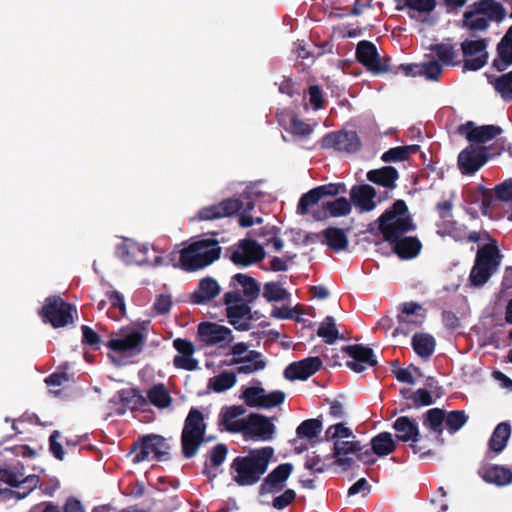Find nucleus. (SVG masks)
<instances>
[{"instance_id":"35","label":"nucleus","mask_w":512,"mask_h":512,"mask_svg":"<svg viewBox=\"0 0 512 512\" xmlns=\"http://www.w3.org/2000/svg\"><path fill=\"white\" fill-rule=\"evenodd\" d=\"M320 236L323 237V239L320 240L321 243L333 251L339 252L348 249L349 239L345 230L342 228L328 227L324 229L321 234H317V237Z\"/></svg>"},{"instance_id":"49","label":"nucleus","mask_w":512,"mask_h":512,"mask_svg":"<svg viewBox=\"0 0 512 512\" xmlns=\"http://www.w3.org/2000/svg\"><path fill=\"white\" fill-rule=\"evenodd\" d=\"M323 423L319 418L307 419L300 423L296 429L299 438L312 439L317 437L322 431Z\"/></svg>"},{"instance_id":"60","label":"nucleus","mask_w":512,"mask_h":512,"mask_svg":"<svg viewBox=\"0 0 512 512\" xmlns=\"http://www.w3.org/2000/svg\"><path fill=\"white\" fill-rule=\"evenodd\" d=\"M62 438L60 431L54 430L49 436V451L57 460L62 461L65 453L59 440Z\"/></svg>"},{"instance_id":"53","label":"nucleus","mask_w":512,"mask_h":512,"mask_svg":"<svg viewBox=\"0 0 512 512\" xmlns=\"http://www.w3.org/2000/svg\"><path fill=\"white\" fill-rule=\"evenodd\" d=\"M264 392L265 389L262 387H248L243 391L242 398L248 407L262 408Z\"/></svg>"},{"instance_id":"7","label":"nucleus","mask_w":512,"mask_h":512,"mask_svg":"<svg viewBox=\"0 0 512 512\" xmlns=\"http://www.w3.org/2000/svg\"><path fill=\"white\" fill-rule=\"evenodd\" d=\"M503 5L495 0H479L471 4L463 14V27L470 31H485L490 21L500 22L505 18Z\"/></svg>"},{"instance_id":"54","label":"nucleus","mask_w":512,"mask_h":512,"mask_svg":"<svg viewBox=\"0 0 512 512\" xmlns=\"http://www.w3.org/2000/svg\"><path fill=\"white\" fill-rule=\"evenodd\" d=\"M442 71V65L436 60L423 62L419 65V76H423L428 80L437 81Z\"/></svg>"},{"instance_id":"24","label":"nucleus","mask_w":512,"mask_h":512,"mask_svg":"<svg viewBox=\"0 0 512 512\" xmlns=\"http://www.w3.org/2000/svg\"><path fill=\"white\" fill-rule=\"evenodd\" d=\"M457 132L471 143H485L500 135L502 128L492 124L476 126L474 122L467 121L457 128Z\"/></svg>"},{"instance_id":"23","label":"nucleus","mask_w":512,"mask_h":512,"mask_svg":"<svg viewBox=\"0 0 512 512\" xmlns=\"http://www.w3.org/2000/svg\"><path fill=\"white\" fill-rule=\"evenodd\" d=\"M488 160L486 147L469 146L458 155V166L462 174L473 175Z\"/></svg>"},{"instance_id":"61","label":"nucleus","mask_w":512,"mask_h":512,"mask_svg":"<svg viewBox=\"0 0 512 512\" xmlns=\"http://www.w3.org/2000/svg\"><path fill=\"white\" fill-rule=\"evenodd\" d=\"M120 399L123 403L133 405V407L144 406L147 404V399L136 389L122 391L120 393Z\"/></svg>"},{"instance_id":"15","label":"nucleus","mask_w":512,"mask_h":512,"mask_svg":"<svg viewBox=\"0 0 512 512\" xmlns=\"http://www.w3.org/2000/svg\"><path fill=\"white\" fill-rule=\"evenodd\" d=\"M487 40H465L461 43L463 55L467 58L463 62L464 71H477L484 67L488 60Z\"/></svg>"},{"instance_id":"21","label":"nucleus","mask_w":512,"mask_h":512,"mask_svg":"<svg viewBox=\"0 0 512 512\" xmlns=\"http://www.w3.org/2000/svg\"><path fill=\"white\" fill-rule=\"evenodd\" d=\"M264 257L265 251L262 245L252 239H242L230 258L235 265L247 267L263 260Z\"/></svg>"},{"instance_id":"42","label":"nucleus","mask_w":512,"mask_h":512,"mask_svg":"<svg viewBox=\"0 0 512 512\" xmlns=\"http://www.w3.org/2000/svg\"><path fill=\"white\" fill-rule=\"evenodd\" d=\"M510 65H512V42L505 43V39L502 38L497 44V58L493 60L492 66L502 72Z\"/></svg>"},{"instance_id":"6","label":"nucleus","mask_w":512,"mask_h":512,"mask_svg":"<svg viewBox=\"0 0 512 512\" xmlns=\"http://www.w3.org/2000/svg\"><path fill=\"white\" fill-rule=\"evenodd\" d=\"M502 258L503 255L494 239L479 247L469 274L471 286L482 287L487 283L491 276L498 271Z\"/></svg>"},{"instance_id":"56","label":"nucleus","mask_w":512,"mask_h":512,"mask_svg":"<svg viewBox=\"0 0 512 512\" xmlns=\"http://www.w3.org/2000/svg\"><path fill=\"white\" fill-rule=\"evenodd\" d=\"M278 231L279 229L273 226L262 228L260 233V235L267 237L265 245H271L275 252H280L284 246L283 240L277 235Z\"/></svg>"},{"instance_id":"25","label":"nucleus","mask_w":512,"mask_h":512,"mask_svg":"<svg viewBox=\"0 0 512 512\" xmlns=\"http://www.w3.org/2000/svg\"><path fill=\"white\" fill-rule=\"evenodd\" d=\"M147 254L148 247L133 240H125L116 248V255L127 265L148 264Z\"/></svg>"},{"instance_id":"50","label":"nucleus","mask_w":512,"mask_h":512,"mask_svg":"<svg viewBox=\"0 0 512 512\" xmlns=\"http://www.w3.org/2000/svg\"><path fill=\"white\" fill-rule=\"evenodd\" d=\"M317 335L324 339L325 343L333 344L339 338V332L332 316H326L320 324Z\"/></svg>"},{"instance_id":"47","label":"nucleus","mask_w":512,"mask_h":512,"mask_svg":"<svg viewBox=\"0 0 512 512\" xmlns=\"http://www.w3.org/2000/svg\"><path fill=\"white\" fill-rule=\"evenodd\" d=\"M106 296L111 303L110 308L107 311L109 318L119 320L126 314V305L123 295L118 291H108Z\"/></svg>"},{"instance_id":"28","label":"nucleus","mask_w":512,"mask_h":512,"mask_svg":"<svg viewBox=\"0 0 512 512\" xmlns=\"http://www.w3.org/2000/svg\"><path fill=\"white\" fill-rule=\"evenodd\" d=\"M376 190L369 184L353 185L349 191L350 201L360 212H370L376 207Z\"/></svg>"},{"instance_id":"29","label":"nucleus","mask_w":512,"mask_h":512,"mask_svg":"<svg viewBox=\"0 0 512 512\" xmlns=\"http://www.w3.org/2000/svg\"><path fill=\"white\" fill-rule=\"evenodd\" d=\"M351 210V201L345 197H338L333 201L323 202L321 208L313 212V217L317 221L338 218L349 215Z\"/></svg>"},{"instance_id":"31","label":"nucleus","mask_w":512,"mask_h":512,"mask_svg":"<svg viewBox=\"0 0 512 512\" xmlns=\"http://www.w3.org/2000/svg\"><path fill=\"white\" fill-rule=\"evenodd\" d=\"M245 413L246 409L242 405L222 407L218 417L219 429L226 430L230 433L241 432L243 429L242 419L237 418Z\"/></svg>"},{"instance_id":"37","label":"nucleus","mask_w":512,"mask_h":512,"mask_svg":"<svg viewBox=\"0 0 512 512\" xmlns=\"http://www.w3.org/2000/svg\"><path fill=\"white\" fill-rule=\"evenodd\" d=\"M399 173L393 166H384L379 169L370 170L367 173V179L379 186L393 189L395 181L398 179Z\"/></svg>"},{"instance_id":"11","label":"nucleus","mask_w":512,"mask_h":512,"mask_svg":"<svg viewBox=\"0 0 512 512\" xmlns=\"http://www.w3.org/2000/svg\"><path fill=\"white\" fill-rule=\"evenodd\" d=\"M393 429L396 431L397 440L411 442L410 447L414 454H419L422 458L432 454L429 447L420 446L422 436L415 420L408 416H400L394 421Z\"/></svg>"},{"instance_id":"39","label":"nucleus","mask_w":512,"mask_h":512,"mask_svg":"<svg viewBox=\"0 0 512 512\" xmlns=\"http://www.w3.org/2000/svg\"><path fill=\"white\" fill-rule=\"evenodd\" d=\"M373 452L378 457H385L393 453L397 448V443L390 432H381L374 436L370 441Z\"/></svg>"},{"instance_id":"20","label":"nucleus","mask_w":512,"mask_h":512,"mask_svg":"<svg viewBox=\"0 0 512 512\" xmlns=\"http://www.w3.org/2000/svg\"><path fill=\"white\" fill-rule=\"evenodd\" d=\"M342 352L351 358L346 362V366L356 373H361L367 366L374 367L378 363L373 349L362 344L343 346Z\"/></svg>"},{"instance_id":"52","label":"nucleus","mask_w":512,"mask_h":512,"mask_svg":"<svg viewBox=\"0 0 512 512\" xmlns=\"http://www.w3.org/2000/svg\"><path fill=\"white\" fill-rule=\"evenodd\" d=\"M467 420L468 416L462 410H453L445 416L447 430L452 434L460 430Z\"/></svg>"},{"instance_id":"17","label":"nucleus","mask_w":512,"mask_h":512,"mask_svg":"<svg viewBox=\"0 0 512 512\" xmlns=\"http://www.w3.org/2000/svg\"><path fill=\"white\" fill-rule=\"evenodd\" d=\"M146 337L139 330H131L119 338L110 339L105 343L106 347L121 355H137L142 352Z\"/></svg>"},{"instance_id":"27","label":"nucleus","mask_w":512,"mask_h":512,"mask_svg":"<svg viewBox=\"0 0 512 512\" xmlns=\"http://www.w3.org/2000/svg\"><path fill=\"white\" fill-rule=\"evenodd\" d=\"M322 366L319 357H307L305 359L290 363L284 370V377L288 380H306Z\"/></svg>"},{"instance_id":"13","label":"nucleus","mask_w":512,"mask_h":512,"mask_svg":"<svg viewBox=\"0 0 512 512\" xmlns=\"http://www.w3.org/2000/svg\"><path fill=\"white\" fill-rule=\"evenodd\" d=\"M346 192L347 186L344 182L317 186L300 197L297 205V213L302 216L307 215L310 207L317 205L320 200L326 197H335L339 194H345Z\"/></svg>"},{"instance_id":"44","label":"nucleus","mask_w":512,"mask_h":512,"mask_svg":"<svg viewBox=\"0 0 512 512\" xmlns=\"http://www.w3.org/2000/svg\"><path fill=\"white\" fill-rule=\"evenodd\" d=\"M445 421V411L440 408L428 410L423 419V425L429 430L435 432L438 436L443 433V422Z\"/></svg>"},{"instance_id":"33","label":"nucleus","mask_w":512,"mask_h":512,"mask_svg":"<svg viewBox=\"0 0 512 512\" xmlns=\"http://www.w3.org/2000/svg\"><path fill=\"white\" fill-rule=\"evenodd\" d=\"M221 291L220 285L212 277L201 279L190 296V301L196 305H204L213 300Z\"/></svg>"},{"instance_id":"63","label":"nucleus","mask_w":512,"mask_h":512,"mask_svg":"<svg viewBox=\"0 0 512 512\" xmlns=\"http://www.w3.org/2000/svg\"><path fill=\"white\" fill-rule=\"evenodd\" d=\"M296 499V492L293 489H286L281 495L276 496L272 506L277 510H283Z\"/></svg>"},{"instance_id":"16","label":"nucleus","mask_w":512,"mask_h":512,"mask_svg":"<svg viewBox=\"0 0 512 512\" xmlns=\"http://www.w3.org/2000/svg\"><path fill=\"white\" fill-rule=\"evenodd\" d=\"M426 314L422 306L416 302H405L401 304L400 313L397 315L399 326L395 328L392 335H407L412 329L419 327L425 320Z\"/></svg>"},{"instance_id":"46","label":"nucleus","mask_w":512,"mask_h":512,"mask_svg":"<svg viewBox=\"0 0 512 512\" xmlns=\"http://www.w3.org/2000/svg\"><path fill=\"white\" fill-rule=\"evenodd\" d=\"M489 82L505 102H512V70Z\"/></svg>"},{"instance_id":"38","label":"nucleus","mask_w":512,"mask_h":512,"mask_svg":"<svg viewBox=\"0 0 512 512\" xmlns=\"http://www.w3.org/2000/svg\"><path fill=\"white\" fill-rule=\"evenodd\" d=\"M411 345L418 356L428 359L435 351L436 340L431 334L416 333L412 337Z\"/></svg>"},{"instance_id":"32","label":"nucleus","mask_w":512,"mask_h":512,"mask_svg":"<svg viewBox=\"0 0 512 512\" xmlns=\"http://www.w3.org/2000/svg\"><path fill=\"white\" fill-rule=\"evenodd\" d=\"M365 447L366 446L361 445V442L358 440H336L333 446V457L335 458V463L344 470L352 468L354 461L352 458L348 457V455H356V452H360V450Z\"/></svg>"},{"instance_id":"34","label":"nucleus","mask_w":512,"mask_h":512,"mask_svg":"<svg viewBox=\"0 0 512 512\" xmlns=\"http://www.w3.org/2000/svg\"><path fill=\"white\" fill-rule=\"evenodd\" d=\"M479 476L489 484L498 487L507 486L512 483V470L503 465H488L479 470Z\"/></svg>"},{"instance_id":"2","label":"nucleus","mask_w":512,"mask_h":512,"mask_svg":"<svg viewBox=\"0 0 512 512\" xmlns=\"http://www.w3.org/2000/svg\"><path fill=\"white\" fill-rule=\"evenodd\" d=\"M221 252L222 248L218 240L214 238L195 239L179 251L178 262L173 263V267L180 268L185 272H195L217 261Z\"/></svg>"},{"instance_id":"45","label":"nucleus","mask_w":512,"mask_h":512,"mask_svg":"<svg viewBox=\"0 0 512 512\" xmlns=\"http://www.w3.org/2000/svg\"><path fill=\"white\" fill-rule=\"evenodd\" d=\"M430 51L433 52L438 58V62L443 66H454L457 63L454 59L457 56V52L453 45L448 43H438L430 46Z\"/></svg>"},{"instance_id":"43","label":"nucleus","mask_w":512,"mask_h":512,"mask_svg":"<svg viewBox=\"0 0 512 512\" xmlns=\"http://www.w3.org/2000/svg\"><path fill=\"white\" fill-rule=\"evenodd\" d=\"M237 382L234 372L224 371L209 379L208 388L216 393H222L232 388Z\"/></svg>"},{"instance_id":"48","label":"nucleus","mask_w":512,"mask_h":512,"mask_svg":"<svg viewBox=\"0 0 512 512\" xmlns=\"http://www.w3.org/2000/svg\"><path fill=\"white\" fill-rule=\"evenodd\" d=\"M396 10L402 11L404 8L417 11L419 13H430L436 7V0H395Z\"/></svg>"},{"instance_id":"64","label":"nucleus","mask_w":512,"mask_h":512,"mask_svg":"<svg viewBox=\"0 0 512 512\" xmlns=\"http://www.w3.org/2000/svg\"><path fill=\"white\" fill-rule=\"evenodd\" d=\"M495 193L498 200L503 202L512 201V178L496 185Z\"/></svg>"},{"instance_id":"40","label":"nucleus","mask_w":512,"mask_h":512,"mask_svg":"<svg viewBox=\"0 0 512 512\" xmlns=\"http://www.w3.org/2000/svg\"><path fill=\"white\" fill-rule=\"evenodd\" d=\"M511 435V425L507 422L499 423L488 442L489 449L495 453L504 450Z\"/></svg>"},{"instance_id":"8","label":"nucleus","mask_w":512,"mask_h":512,"mask_svg":"<svg viewBox=\"0 0 512 512\" xmlns=\"http://www.w3.org/2000/svg\"><path fill=\"white\" fill-rule=\"evenodd\" d=\"M169 448L163 436L149 434L133 442L130 454H134L132 461L135 464L150 460L164 461L169 458Z\"/></svg>"},{"instance_id":"5","label":"nucleus","mask_w":512,"mask_h":512,"mask_svg":"<svg viewBox=\"0 0 512 512\" xmlns=\"http://www.w3.org/2000/svg\"><path fill=\"white\" fill-rule=\"evenodd\" d=\"M206 428L204 414L198 408L192 407L181 432V452L184 458H193L203 443L213 440V437H205Z\"/></svg>"},{"instance_id":"18","label":"nucleus","mask_w":512,"mask_h":512,"mask_svg":"<svg viewBox=\"0 0 512 512\" xmlns=\"http://www.w3.org/2000/svg\"><path fill=\"white\" fill-rule=\"evenodd\" d=\"M242 433L249 438H257L268 441L275 433V425L271 420L259 413H250L246 418L242 419Z\"/></svg>"},{"instance_id":"19","label":"nucleus","mask_w":512,"mask_h":512,"mask_svg":"<svg viewBox=\"0 0 512 512\" xmlns=\"http://www.w3.org/2000/svg\"><path fill=\"white\" fill-rule=\"evenodd\" d=\"M197 336L200 342L207 346L230 344L234 340L230 328L214 322H202L198 325Z\"/></svg>"},{"instance_id":"3","label":"nucleus","mask_w":512,"mask_h":512,"mask_svg":"<svg viewBox=\"0 0 512 512\" xmlns=\"http://www.w3.org/2000/svg\"><path fill=\"white\" fill-rule=\"evenodd\" d=\"M274 449L270 446L251 450L246 456H237L231 469L235 471L234 481L240 486H251L258 483L266 473Z\"/></svg>"},{"instance_id":"59","label":"nucleus","mask_w":512,"mask_h":512,"mask_svg":"<svg viewBox=\"0 0 512 512\" xmlns=\"http://www.w3.org/2000/svg\"><path fill=\"white\" fill-rule=\"evenodd\" d=\"M82 331V343L86 346H90L94 350L100 348L102 343L100 335L87 325L81 326Z\"/></svg>"},{"instance_id":"26","label":"nucleus","mask_w":512,"mask_h":512,"mask_svg":"<svg viewBox=\"0 0 512 512\" xmlns=\"http://www.w3.org/2000/svg\"><path fill=\"white\" fill-rule=\"evenodd\" d=\"M293 471L291 463H282L273 469L263 480L259 492L261 495L266 493H278L285 487V482Z\"/></svg>"},{"instance_id":"30","label":"nucleus","mask_w":512,"mask_h":512,"mask_svg":"<svg viewBox=\"0 0 512 512\" xmlns=\"http://www.w3.org/2000/svg\"><path fill=\"white\" fill-rule=\"evenodd\" d=\"M227 365H238L236 368L238 374L249 375L264 370L267 366V361L261 352L252 350L243 357H233Z\"/></svg>"},{"instance_id":"55","label":"nucleus","mask_w":512,"mask_h":512,"mask_svg":"<svg viewBox=\"0 0 512 512\" xmlns=\"http://www.w3.org/2000/svg\"><path fill=\"white\" fill-rule=\"evenodd\" d=\"M171 498H147L144 500L147 512H171L173 506L170 504Z\"/></svg>"},{"instance_id":"12","label":"nucleus","mask_w":512,"mask_h":512,"mask_svg":"<svg viewBox=\"0 0 512 512\" xmlns=\"http://www.w3.org/2000/svg\"><path fill=\"white\" fill-rule=\"evenodd\" d=\"M356 59L375 75L392 71L390 58H381L374 43L368 40L360 41L356 46Z\"/></svg>"},{"instance_id":"58","label":"nucleus","mask_w":512,"mask_h":512,"mask_svg":"<svg viewBox=\"0 0 512 512\" xmlns=\"http://www.w3.org/2000/svg\"><path fill=\"white\" fill-rule=\"evenodd\" d=\"M445 233L453 238L457 242H464L466 240L467 228L464 225H458L452 220H447V223L443 224Z\"/></svg>"},{"instance_id":"57","label":"nucleus","mask_w":512,"mask_h":512,"mask_svg":"<svg viewBox=\"0 0 512 512\" xmlns=\"http://www.w3.org/2000/svg\"><path fill=\"white\" fill-rule=\"evenodd\" d=\"M287 130L299 137H307L312 133V127L296 115L290 118V126Z\"/></svg>"},{"instance_id":"1","label":"nucleus","mask_w":512,"mask_h":512,"mask_svg":"<svg viewBox=\"0 0 512 512\" xmlns=\"http://www.w3.org/2000/svg\"><path fill=\"white\" fill-rule=\"evenodd\" d=\"M416 228L406 202L398 199L375 222L368 225V232L381 234L383 240L391 245L393 253L402 260H410L417 257L422 249V243L417 237L405 236Z\"/></svg>"},{"instance_id":"62","label":"nucleus","mask_w":512,"mask_h":512,"mask_svg":"<svg viewBox=\"0 0 512 512\" xmlns=\"http://www.w3.org/2000/svg\"><path fill=\"white\" fill-rule=\"evenodd\" d=\"M228 453L227 446L219 443L214 446L209 453V460L212 467L220 466L226 459Z\"/></svg>"},{"instance_id":"36","label":"nucleus","mask_w":512,"mask_h":512,"mask_svg":"<svg viewBox=\"0 0 512 512\" xmlns=\"http://www.w3.org/2000/svg\"><path fill=\"white\" fill-rule=\"evenodd\" d=\"M237 285H240L243 288L242 297L244 301L248 303H253L260 295V285L256 279L253 277L243 274L237 273L232 276L230 286L236 288Z\"/></svg>"},{"instance_id":"51","label":"nucleus","mask_w":512,"mask_h":512,"mask_svg":"<svg viewBox=\"0 0 512 512\" xmlns=\"http://www.w3.org/2000/svg\"><path fill=\"white\" fill-rule=\"evenodd\" d=\"M263 297L268 302L285 301L290 293L279 282H268L264 285Z\"/></svg>"},{"instance_id":"14","label":"nucleus","mask_w":512,"mask_h":512,"mask_svg":"<svg viewBox=\"0 0 512 512\" xmlns=\"http://www.w3.org/2000/svg\"><path fill=\"white\" fill-rule=\"evenodd\" d=\"M253 203L249 202L244 208V203L237 198H227L221 202L209 206H205L198 211V219L201 221H211L220 218L230 217L238 214L240 211L250 210Z\"/></svg>"},{"instance_id":"41","label":"nucleus","mask_w":512,"mask_h":512,"mask_svg":"<svg viewBox=\"0 0 512 512\" xmlns=\"http://www.w3.org/2000/svg\"><path fill=\"white\" fill-rule=\"evenodd\" d=\"M148 401L159 409L167 408L171 405L172 398L164 384L153 385L147 391Z\"/></svg>"},{"instance_id":"4","label":"nucleus","mask_w":512,"mask_h":512,"mask_svg":"<svg viewBox=\"0 0 512 512\" xmlns=\"http://www.w3.org/2000/svg\"><path fill=\"white\" fill-rule=\"evenodd\" d=\"M38 484L39 476H25L24 466L20 463L0 467V497L3 500L24 499L37 488Z\"/></svg>"},{"instance_id":"22","label":"nucleus","mask_w":512,"mask_h":512,"mask_svg":"<svg viewBox=\"0 0 512 512\" xmlns=\"http://www.w3.org/2000/svg\"><path fill=\"white\" fill-rule=\"evenodd\" d=\"M323 147L340 152L355 153L361 148V141L355 131H337L323 137Z\"/></svg>"},{"instance_id":"10","label":"nucleus","mask_w":512,"mask_h":512,"mask_svg":"<svg viewBox=\"0 0 512 512\" xmlns=\"http://www.w3.org/2000/svg\"><path fill=\"white\" fill-rule=\"evenodd\" d=\"M73 313H76V307L56 295L47 297L39 311L43 322L50 323L54 328L65 327L73 323Z\"/></svg>"},{"instance_id":"9","label":"nucleus","mask_w":512,"mask_h":512,"mask_svg":"<svg viewBox=\"0 0 512 512\" xmlns=\"http://www.w3.org/2000/svg\"><path fill=\"white\" fill-rule=\"evenodd\" d=\"M226 306L228 322L238 331H248L252 328V321L256 320L252 314L251 303L244 301L240 291L226 292L223 296Z\"/></svg>"}]
</instances>
